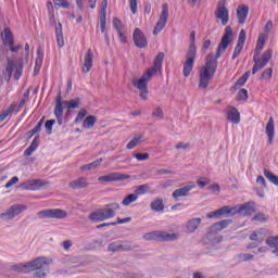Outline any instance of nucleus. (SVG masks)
I'll list each match as a JSON object with an SVG mask.
<instances>
[{
	"mask_svg": "<svg viewBox=\"0 0 278 278\" xmlns=\"http://www.w3.org/2000/svg\"><path fill=\"white\" fill-rule=\"evenodd\" d=\"M233 38V29L231 26L225 28V34L220 43L217 47L216 55L207 54L205 65L200 70L199 88L205 90L210 86V80L214 79L216 68H218V59L223 58V54L227 51V47L231 43Z\"/></svg>",
	"mask_w": 278,
	"mask_h": 278,
	"instance_id": "1",
	"label": "nucleus"
},
{
	"mask_svg": "<svg viewBox=\"0 0 278 278\" xmlns=\"http://www.w3.org/2000/svg\"><path fill=\"white\" fill-rule=\"evenodd\" d=\"M51 264H53V258L49 256H38L31 261L16 265L15 270L24 274L34 273L33 277L35 278H47L51 273V268H49Z\"/></svg>",
	"mask_w": 278,
	"mask_h": 278,
	"instance_id": "2",
	"label": "nucleus"
},
{
	"mask_svg": "<svg viewBox=\"0 0 278 278\" xmlns=\"http://www.w3.org/2000/svg\"><path fill=\"white\" fill-rule=\"evenodd\" d=\"M162 62H164V53L160 52L154 59V65L139 78V80H134L132 86L139 90V96L143 101H147L149 98V81L153 79L154 75L162 73Z\"/></svg>",
	"mask_w": 278,
	"mask_h": 278,
	"instance_id": "3",
	"label": "nucleus"
},
{
	"mask_svg": "<svg viewBox=\"0 0 278 278\" xmlns=\"http://www.w3.org/2000/svg\"><path fill=\"white\" fill-rule=\"evenodd\" d=\"M268 40V34H262L258 37L254 55H253V62L254 66L252 68V75H255L256 73H260L262 68H264L270 60H273V49L266 50L261 56L260 54L262 51H264V47H266V41Z\"/></svg>",
	"mask_w": 278,
	"mask_h": 278,
	"instance_id": "4",
	"label": "nucleus"
},
{
	"mask_svg": "<svg viewBox=\"0 0 278 278\" xmlns=\"http://www.w3.org/2000/svg\"><path fill=\"white\" fill-rule=\"evenodd\" d=\"M121 210L118 203L109 204L102 208H98L89 215V220L91 223H103L104 220H110L116 216V212Z\"/></svg>",
	"mask_w": 278,
	"mask_h": 278,
	"instance_id": "5",
	"label": "nucleus"
},
{
	"mask_svg": "<svg viewBox=\"0 0 278 278\" xmlns=\"http://www.w3.org/2000/svg\"><path fill=\"white\" fill-rule=\"evenodd\" d=\"M14 73V79L18 81L23 76V64L12 61L8 59L7 68L3 73L4 80L10 81L12 79V75Z\"/></svg>",
	"mask_w": 278,
	"mask_h": 278,
	"instance_id": "6",
	"label": "nucleus"
},
{
	"mask_svg": "<svg viewBox=\"0 0 278 278\" xmlns=\"http://www.w3.org/2000/svg\"><path fill=\"white\" fill-rule=\"evenodd\" d=\"M38 218H56L62 220V218H67L68 213L62 208H47L37 213Z\"/></svg>",
	"mask_w": 278,
	"mask_h": 278,
	"instance_id": "7",
	"label": "nucleus"
},
{
	"mask_svg": "<svg viewBox=\"0 0 278 278\" xmlns=\"http://www.w3.org/2000/svg\"><path fill=\"white\" fill-rule=\"evenodd\" d=\"M226 3L225 0H220L217 4V10L215 11L216 18L220 21L224 27L229 23V10L225 5Z\"/></svg>",
	"mask_w": 278,
	"mask_h": 278,
	"instance_id": "8",
	"label": "nucleus"
},
{
	"mask_svg": "<svg viewBox=\"0 0 278 278\" xmlns=\"http://www.w3.org/2000/svg\"><path fill=\"white\" fill-rule=\"evenodd\" d=\"M194 60H197V52H194V49L188 50L184 64V77H190V73L194 68Z\"/></svg>",
	"mask_w": 278,
	"mask_h": 278,
	"instance_id": "9",
	"label": "nucleus"
},
{
	"mask_svg": "<svg viewBox=\"0 0 278 278\" xmlns=\"http://www.w3.org/2000/svg\"><path fill=\"white\" fill-rule=\"evenodd\" d=\"M166 23H168V4L167 3L163 4V7H162L160 20L153 29L154 36H157V34H160V31H162V29H164V27H166Z\"/></svg>",
	"mask_w": 278,
	"mask_h": 278,
	"instance_id": "10",
	"label": "nucleus"
},
{
	"mask_svg": "<svg viewBox=\"0 0 278 278\" xmlns=\"http://www.w3.org/2000/svg\"><path fill=\"white\" fill-rule=\"evenodd\" d=\"M25 210L26 207L23 205H13L5 213L0 214V218H2V220H12L16 218L18 214L25 212Z\"/></svg>",
	"mask_w": 278,
	"mask_h": 278,
	"instance_id": "11",
	"label": "nucleus"
},
{
	"mask_svg": "<svg viewBox=\"0 0 278 278\" xmlns=\"http://www.w3.org/2000/svg\"><path fill=\"white\" fill-rule=\"evenodd\" d=\"M47 186L46 181H42L40 179H33V180H26L25 182H22L20 185L21 190H40L41 188H45Z\"/></svg>",
	"mask_w": 278,
	"mask_h": 278,
	"instance_id": "12",
	"label": "nucleus"
},
{
	"mask_svg": "<svg viewBox=\"0 0 278 278\" xmlns=\"http://www.w3.org/2000/svg\"><path fill=\"white\" fill-rule=\"evenodd\" d=\"M255 212V203L248 202L245 204L236 205V214H240V216H251Z\"/></svg>",
	"mask_w": 278,
	"mask_h": 278,
	"instance_id": "13",
	"label": "nucleus"
},
{
	"mask_svg": "<svg viewBox=\"0 0 278 278\" xmlns=\"http://www.w3.org/2000/svg\"><path fill=\"white\" fill-rule=\"evenodd\" d=\"M130 176L126 174L121 173H111L106 176H101L98 178V181H105L106 184L111 181H125L126 179H129Z\"/></svg>",
	"mask_w": 278,
	"mask_h": 278,
	"instance_id": "14",
	"label": "nucleus"
},
{
	"mask_svg": "<svg viewBox=\"0 0 278 278\" xmlns=\"http://www.w3.org/2000/svg\"><path fill=\"white\" fill-rule=\"evenodd\" d=\"M132 38L136 47H138L139 49H144V47L149 45L147 37H144V34H142V30H140V28L135 29Z\"/></svg>",
	"mask_w": 278,
	"mask_h": 278,
	"instance_id": "15",
	"label": "nucleus"
},
{
	"mask_svg": "<svg viewBox=\"0 0 278 278\" xmlns=\"http://www.w3.org/2000/svg\"><path fill=\"white\" fill-rule=\"evenodd\" d=\"M223 241V237L218 235L217 230H213L212 227L210 228V231L204 237V242L206 244H212V247H215V244H219V242Z\"/></svg>",
	"mask_w": 278,
	"mask_h": 278,
	"instance_id": "16",
	"label": "nucleus"
},
{
	"mask_svg": "<svg viewBox=\"0 0 278 278\" xmlns=\"http://www.w3.org/2000/svg\"><path fill=\"white\" fill-rule=\"evenodd\" d=\"M106 25H108V0H102V7H101V13H100L101 34H105Z\"/></svg>",
	"mask_w": 278,
	"mask_h": 278,
	"instance_id": "17",
	"label": "nucleus"
},
{
	"mask_svg": "<svg viewBox=\"0 0 278 278\" xmlns=\"http://www.w3.org/2000/svg\"><path fill=\"white\" fill-rule=\"evenodd\" d=\"M194 188H197V186H195L194 184H192V185H187V186H185V187H182V188H180V189H176V190L173 192L172 197H173L174 199H179V198H181V197H188V193L190 192V190H194Z\"/></svg>",
	"mask_w": 278,
	"mask_h": 278,
	"instance_id": "18",
	"label": "nucleus"
},
{
	"mask_svg": "<svg viewBox=\"0 0 278 278\" xmlns=\"http://www.w3.org/2000/svg\"><path fill=\"white\" fill-rule=\"evenodd\" d=\"M202 219L199 217L191 218L186 224L187 233H194L197 229L201 226Z\"/></svg>",
	"mask_w": 278,
	"mask_h": 278,
	"instance_id": "19",
	"label": "nucleus"
},
{
	"mask_svg": "<svg viewBox=\"0 0 278 278\" xmlns=\"http://www.w3.org/2000/svg\"><path fill=\"white\" fill-rule=\"evenodd\" d=\"M227 121L232 123V125H238L240 123V111H238L236 108L228 109Z\"/></svg>",
	"mask_w": 278,
	"mask_h": 278,
	"instance_id": "20",
	"label": "nucleus"
},
{
	"mask_svg": "<svg viewBox=\"0 0 278 278\" xmlns=\"http://www.w3.org/2000/svg\"><path fill=\"white\" fill-rule=\"evenodd\" d=\"M265 134H267L268 143L273 144V140H275V118L269 117V121L265 128Z\"/></svg>",
	"mask_w": 278,
	"mask_h": 278,
	"instance_id": "21",
	"label": "nucleus"
},
{
	"mask_svg": "<svg viewBox=\"0 0 278 278\" xmlns=\"http://www.w3.org/2000/svg\"><path fill=\"white\" fill-rule=\"evenodd\" d=\"M93 60H94V54L92 53V50L89 49L85 55V62L83 67V71L85 73H90L92 68Z\"/></svg>",
	"mask_w": 278,
	"mask_h": 278,
	"instance_id": "22",
	"label": "nucleus"
},
{
	"mask_svg": "<svg viewBox=\"0 0 278 278\" xmlns=\"http://www.w3.org/2000/svg\"><path fill=\"white\" fill-rule=\"evenodd\" d=\"M179 238H180L179 232L170 233V232L160 230L161 242H175V240H179Z\"/></svg>",
	"mask_w": 278,
	"mask_h": 278,
	"instance_id": "23",
	"label": "nucleus"
},
{
	"mask_svg": "<svg viewBox=\"0 0 278 278\" xmlns=\"http://www.w3.org/2000/svg\"><path fill=\"white\" fill-rule=\"evenodd\" d=\"M249 16V7L240 5L237 10V18L240 25H244L247 23V17Z\"/></svg>",
	"mask_w": 278,
	"mask_h": 278,
	"instance_id": "24",
	"label": "nucleus"
},
{
	"mask_svg": "<svg viewBox=\"0 0 278 278\" xmlns=\"http://www.w3.org/2000/svg\"><path fill=\"white\" fill-rule=\"evenodd\" d=\"M1 36L5 47H12V45H14V36L12 35V30H10V28H4Z\"/></svg>",
	"mask_w": 278,
	"mask_h": 278,
	"instance_id": "25",
	"label": "nucleus"
},
{
	"mask_svg": "<svg viewBox=\"0 0 278 278\" xmlns=\"http://www.w3.org/2000/svg\"><path fill=\"white\" fill-rule=\"evenodd\" d=\"M68 187L72 190H79V188H88V179L86 177L78 178L77 180L71 181Z\"/></svg>",
	"mask_w": 278,
	"mask_h": 278,
	"instance_id": "26",
	"label": "nucleus"
},
{
	"mask_svg": "<svg viewBox=\"0 0 278 278\" xmlns=\"http://www.w3.org/2000/svg\"><path fill=\"white\" fill-rule=\"evenodd\" d=\"M244 42H247V31L244 29H241L239 33V39L237 42V46L235 48V52L242 53V49H244Z\"/></svg>",
	"mask_w": 278,
	"mask_h": 278,
	"instance_id": "27",
	"label": "nucleus"
},
{
	"mask_svg": "<svg viewBox=\"0 0 278 278\" xmlns=\"http://www.w3.org/2000/svg\"><path fill=\"white\" fill-rule=\"evenodd\" d=\"M113 27H114V29H116V31L121 38V41L126 42L125 35H123V27H124L123 22L119 18L115 17L113 20Z\"/></svg>",
	"mask_w": 278,
	"mask_h": 278,
	"instance_id": "28",
	"label": "nucleus"
},
{
	"mask_svg": "<svg viewBox=\"0 0 278 278\" xmlns=\"http://www.w3.org/2000/svg\"><path fill=\"white\" fill-rule=\"evenodd\" d=\"M55 36L59 47H64V33L62 31V23H59L55 27Z\"/></svg>",
	"mask_w": 278,
	"mask_h": 278,
	"instance_id": "29",
	"label": "nucleus"
},
{
	"mask_svg": "<svg viewBox=\"0 0 278 278\" xmlns=\"http://www.w3.org/2000/svg\"><path fill=\"white\" fill-rule=\"evenodd\" d=\"M231 225V220L229 219H224L222 222L215 223L212 227L213 231H223V229H227Z\"/></svg>",
	"mask_w": 278,
	"mask_h": 278,
	"instance_id": "30",
	"label": "nucleus"
},
{
	"mask_svg": "<svg viewBox=\"0 0 278 278\" xmlns=\"http://www.w3.org/2000/svg\"><path fill=\"white\" fill-rule=\"evenodd\" d=\"M265 238L266 236L262 230H256L250 235V240H252L253 242H258V244H261V242H264Z\"/></svg>",
	"mask_w": 278,
	"mask_h": 278,
	"instance_id": "31",
	"label": "nucleus"
},
{
	"mask_svg": "<svg viewBox=\"0 0 278 278\" xmlns=\"http://www.w3.org/2000/svg\"><path fill=\"white\" fill-rule=\"evenodd\" d=\"M150 207L153 212H164V201L162 199H156L152 201Z\"/></svg>",
	"mask_w": 278,
	"mask_h": 278,
	"instance_id": "32",
	"label": "nucleus"
},
{
	"mask_svg": "<svg viewBox=\"0 0 278 278\" xmlns=\"http://www.w3.org/2000/svg\"><path fill=\"white\" fill-rule=\"evenodd\" d=\"M94 125H97V117H94L93 115L87 116L83 123L84 129H92Z\"/></svg>",
	"mask_w": 278,
	"mask_h": 278,
	"instance_id": "33",
	"label": "nucleus"
},
{
	"mask_svg": "<svg viewBox=\"0 0 278 278\" xmlns=\"http://www.w3.org/2000/svg\"><path fill=\"white\" fill-rule=\"evenodd\" d=\"M102 162H103V159H98V160L93 161L92 163L83 165L80 167V170H94V168H99V166H101Z\"/></svg>",
	"mask_w": 278,
	"mask_h": 278,
	"instance_id": "34",
	"label": "nucleus"
},
{
	"mask_svg": "<svg viewBox=\"0 0 278 278\" xmlns=\"http://www.w3.org/2000/svg\"><path fill=\"white\" fill-rule=\"evenodd\" d=\"M54 115L58 118L59 125H63V123H64V106H62V105L55 106Z\"/></svg>",
	"mask_w": 278,
	"mask_h": 278,
	"instance_id": "35",
	"label": "nucleus"
},
{
	"mask_svg": "<svg viewBox=\"0 0 278 278\" xmlns=\"http://www.w3.org/2000/svg\"><path fill=\"white\" fill-rule=\"evenodd\" d=\"M136 201H138V194L130 193L126 198H124V200L122 201V205H124V207H128V205H131V203H136Z\"/></svg>",
	"mask_w": 278,
	"mask_h": 278,
	"instance_id": "36",
	"label": "nucleus"
},
{
	"mask_svg": "<svg viewBox=\"0 0 278 278\" xmlns=\"http://www.w3.org/2000/svg\"><path fill=\"white\" fill-rule=\"evenodd\" d=\"M127 249L125 248V245L118 243V242H113L111 244H109L108 247V251L110 253H118V251H126Z\"/></svg>",
	"mask_w": 278,
	"mask_h": 278,
	"instance_id": "37",
	"label": "nucleus"
},
{
	"mask_svg": "<svg viewBox=\"0 0 278 278\" xmlns=\"http://www.w3.org/2000/svg\"><path fill=\"white\" fill-rule=\"evenodd\" d=\"M142 140H144V135H138L137 137H135L129 141V143L126 146V149L131 150L135 147H138V144L142 142Z\"/></svg>",
	"mask_w": 278,
	"mask_h": 278,
	"instance_id": "38",
	"label": "nucleus"
},
{
	"mask_svg": "<svg viewBox=\"0 0 278 278\" xmlns=\"http://www.w3.org/2000/svg\"><path fill=\"white\" fill-rule=\"evenodd\" d=\"M219 214L220 216H236V206H223L222 208H219Z\"/></svg>",
	"mask_w": 278,
	"mask_h": 278,
	"instance_id": "39",
	"label": "nucleus"
},
{
	"mask_svg": "<svg viewBox=\"0 0 278 278\" xmlns=\"http://www.w3.org/2000/svg\"><path fill=\"white\" fill-rule=\"evenodd\" d=\"M148 190H149V185H141L136 188L135 194H137V198L142 197V194H147Z\"/></svg>",
	"mask_w": 278,
	"mask_h": 278,
	"instance_id": "40",
	"label": "nucleus"
},
{
	"mask_svg": "<svg viewBox=\"0 0 278 278\" xmlns=\"http://www.w3.org/2000/svg\"><path fill=\"white\" fill-rule=\"evenodd\" d=\"M143 240H160V230L146 233Z\"/></svg>",
	"mask_w": 278,
	"mask_h": 278,
	"instance_id": "41",
	"label": "nucleus"
},
{
	"mask_svg": "<svg viewBox=\"0 0 278 278\" xmlns=\"http://www.w3.org/2000/svg\"><path fill=\"white\" fill-rule=\"evenodd\" d=\"M195 40H197V33L193 30L191 31V35H190V46H189V49L188 51H192V49L194 50V53H197V43H195Z\"/></svg>",
	"mask_w": 278,
	"mask_h": 278,
	"instance_id": "42",
	"label": "nucleus"
},
{
	"mask_svg": "<svg viewBox=\"0 0 278 278\" xmlns=\"http://www.w3.org/2000/svg\"><path fill=\"white\" fill-rule=\"evenodd\" d=\"M266 244L270 247V249H274V251H277L278 249V237H271L267 239Z\"/></svg>",
	"mask_w": 278,
	"mask_h": 278,
	"instance_id": "43",
	"label": "nucleus"
},
{
	"mask_svg": "<svg viewBox=\"0 0 278 278\" xmlns=\"http://www.w3.org/2000/svg\"><path fill=\"white\" fill-rule=\"evenodd\" d=\"M54 125H55V119H49L46 122L45 128H46L48 136H51V134H53Z\"/></svg>",
	"mask_w": 278,
	"mask_h": 278,
	"instance_id": "44",
	"label": "nucleus"
},
{
	"mask_svg": "<svg viewBox=\"0 0 278 278\" xmlns=\"http://www.w3.org/2000/svg\"><path fill=\"white\" fill-rule=\"evenodd\" d=\"M49 21L51 25H55V14L53 13V4L48 2Z\"/></svg>",
	"mask_w": 278,
	"mask_h": 278,
	"instance_id": "45",
	"label": "nucleus"
},
{
	"mask_svg": "<svg viewBox=\"0 0 278 278\" xmlns=\"http://www.w3.org/2000/svg\"><path fill=\"white\" fill-rule=\"evenodd\" d=\"M252 220H255L256 223H266V220H268V215L258 213L252 218Z\"/></svg>",
	"mask_w": 278,
	"mask_h": 278,
	"instance_id": "46",
	"label": "nucleus"
},
{
	"mask_svg": "<svg viewBox=\"0 0 278 278\" xmlns=\"http://www.w3.org/2000/svg\"><path fill=\"white\" fill-rule=\"evenodd\" d=\"M152 116L156 118V121H162V118H164V111L162 108L157 106L152 113Z\"/></svg>",
	"mask_w": 278,
	"mask_h": 278,
	"instance_id": "47",
	"label": "nucleus"
},
{
	"mask_svg": "<svg viewBox=\"0 0 278 278\" xmlns=\"http://www.w3.org/2000/svg\"><path fill=\"white\" fill-rule=\"evenodd\" d=\"M14 108L16 106H11L0 114V123H3V121H5L10 116V114H12V112H14Z\"/></svg>",
	"mask_w": 278,
	"mask_h": 278,
	"instance_id": "48",
	"label": "nucleus"
},
{
	"mask_svg": "<svg viewBox=\"0 0 278 278\" xmlns=\"http://www.w3.org/2000/svg\"><path fill=\"white\" fill-rule=\"evenodd\" d=\"M86 116H88V111H86L85 109L80 110L77 114V117L75 118V123H81V121H84Z\"/></svg>",
	"mask_w": 278,
	"mask_h": 278,
	"instance_id": "49",
	"label": "nucleus"
},
{
	"mask_svg": "<svg viewBox=\"0 0 278 278\" xmlns=\"http://www.w3.org/2000/svg\"><path fill=\"white\" fill-rule=\"evenodd\" d=\"M247 99H249V91H247V89H241L238 92V100L239 101H247Z\"/></svg>",
	"mask_w": 278,
	"mask_h": 278,
	"instance_id": "50",
	"label": "nucleus"
},
{
	"mask_svg": "<svg viewBox=\"0 0 278 278\" xmlns=\"http://www.w3.org/2000/svg\"><path fill=\"white\" fill-rule=\"evenodd\" d=\"M129 8L132 14H138V0H129Z\"/></svg>",
	"mask_w": 278,
	"mask_h": 278,
	"instance_id": "51",
	"label": "nucleus"
},
{
	"mask_svg": "<svg viewBox=\"0 0 278 278\" xmlns=\"http://www.w3.org/2000/svg\"><path fill=\"white\" fill-rule=\"evenodd\" d=\"M253 254H249V253H241L239 254V262H249L251 260H253Z\"/></svg>",
	"mask_w": 278,
	"mask_h": 278,
	"instance_id": "52",
	"label": "nucleus"
},
{
	"mask_svg": "<svg viewBox=\"0 0 278 278\" xmlns=\"http://www.w3.org/2000/svg\"><path fill=\"white\" fill-rule=\"evenodd\" d=\"M135 157L138 162H147V160H149V153H137Z\"/></svg>",
	"mask_w": 278,
	"mask_h": 278,
	"instance_id": "53",
	"label": "nucleus"
},
{
	"mask_svg": "<svg viewBox=\"0 0 278 278\" xmlns=\"http://www.w3.org/2000/svg\"><path fill=\"white\" fill-rule=\"evenodd\" d=\"M42 123H45V117L41 118L38 124L33 128V134H40V129H42Z\"/></svg>",
	"mask_w": 278,
	"mask_h": 278,
	"instance_id": "54",
	"label": "nucleus"
},
{
	"mask_svg": "<svg viewBox=\"0 0 278 278\" xmlns=\"http://www.w3.org/2000/svg\"><path fill=\"white\" fill-rule=\"evenodd\" d=\"M273 77V68L268 67L262 73L263 79H270Z\"/></svg>",
	"mask_w": 278,
	"mask_h": 278,
	"instance_id": "55",
	"label": "nucleus"
},
{
	"mask_svg": "<svg viewBox=\"0 0 278 278\" xmlns=\"http://www.w3.org/2000/svg\"><path fill=\"white\" fill-rule=\"evenodd\" d=\"M15 184H18V177L14 176L12 177L4 186V188H12V186H15Z\"/></svg>",
	"mask_w": 278,
	"mask_h": 278,
	"instance_id": "56",
	"label": "nucleus"
},
{
	"mask_svg": "<svg viewBox=\"0 0 278 278\" xmlns=\"http://www.w3.org/2000/svg\"><path fill=\"white\" fill-rule=\"evenodd\" d=\"M270 31H273V21H268L266 23L263 34H267V38H268V35L270 34Z\"/></svg>",
	"mask_w": 278,
	"mask_h": 278,
	"instance_id": "57",
	"label": "nucleus"
},
{
	"mask_svg": "<svg viewBox=\"0 0 278 278\" xmlns=\"http://www.w3.org/2000/svg\"><path fill=\"white\" fill-rule=\"evenodd\" d=\"M206 218H220V210L218 208L214 212L206 214Z\"/></svg>",
	"mask_w": 278,
	"mask_h": 278,
	"instance_id": "58",
	"label": "nucleus"
},
{
	"mask_svg": "<svg viewBox=\"0 0 278 278\" xmlns=\"http://www.w3.org/2000/svg\"><path fill=\"white\" fill-rule=\"evenodd\" d=\"M45 58L37 56L35 61V71H40V66H42Z\"/></svg>",
	"mask_w": 278,
	"mask_h": 278,
	"instance_id": "59",
	"label": "nucleus"
},
{
	"mask_svg": "<svg viewBox=\"0 0 278 278\" xmlns=\"http://www.w3.org/2000/svg\"><path fill=\"white\" fill-rule=\"evenodd\" d=\"M31 89H28L25 93H24V97L23 99L21 100L20 102V105H25L29 99V92H30Z\"/></svg>",
	"mask_w": 278,
	"mask_h": 278,
	"instance_id": "60",
	"label": "nucleus"
},
{
	"mask_svg": "<svg viewBox=\"0 0 278 278\" xmlns=\"http://www.w3.org/2000/svg\"><path fill=\"white\" fill-rule=\"evenodd\" d=\"M247 84V78H243L242 76L236 81L235 86L236 88H242Z\"/></svg>",
	"mask_w": 278,
	"mask_h": 278,
	"instance_id": "61",
	"label": "nucleus"
},
{
	"mask_svg": "<svg viewBox=\"0 0 278 278\" xmlns=\"http://www.w3.org/2000/svg\"><path fill=\"white\" fill-rule=\"evenodd\" d=\"M176 149H181L182 151H186L187 149H190V143L179 142L176 144Z\"/></svg>",
	"mask_w": 278,
	"mask_h": 278,
	"instance_id": "62",
	"label": "nucleus"
},
{
	"mask_svg": "<svg viewBox=\"0 0 278 278\" xmlns=\"http://www.w3.org/2000/svg\"><path fill=\"white\" fill-rule=\"evenodd\" d=\"M83 101H81V98H75V99H72L67 105H81Z\"/></svg>",
	"mask_w": 278,
	"mask_h": 278,
	"instance_id": "63",
	"label": "nucleus"
},
{
	"mask_svg": "<svg viewBox=\"0 0 278 278\" xmlns=\"http://www.w3.org/2000/svg\"><path fill=\"white\" fill-rule=\"evenodd\" d=\"M188 3L191 8H200L201 0H188Z\"/></svg>",
	"mask_w": 278,
	"mask_h": 278,
	"instance_id": "64",
	"label": "nucleus"
}]
</instances>
